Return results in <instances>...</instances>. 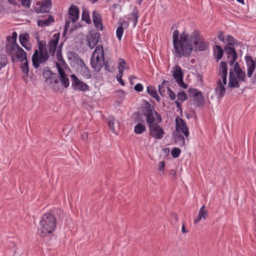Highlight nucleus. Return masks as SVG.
Returning a JSON list of instances; mask_svg holds the SVG:
<instances>
[{
	"instance_id": "16",
	"label": "nucleus",
	"mask_w": 256,
	"mask_h": 256,
	"mask_svg": "<svg viewBox=\"0 0 256 256\" xmlns=\"http://www.w3.org/2000/svg\"><path fill=\"white\" fill-rule=\"evenodd\" d=\"M92 20L94 27L98 30H102L104 26L100 14L98 11L94 10L92 12Z\"/></svg>"
},
{
	"instance_id": "49",
	"label": "nucleus",
	"mask_w": 256,
	"mask_h": 256,
	"mask_svg": "<svg viewBox=\"0 0 256 256\" xmlns=\"http://www.w3.org/2000/svg\"><path fill=\"white\" fill-rule=\"evenodd\" d=\"M168 94L172 100H174L176 98L175 93L169 88H167Z\"/></svg>"
},
{
	"instance_id": "32",
	"label": "nucleus",
	"mask_w": 256,
	"mask_h": 256,
	"mask_svg": "<svg viewBox=\"0 0 256 256\" xmlns=\"http://www.w3.org/2000/svg\"><path fill=\"white\" fill-rule=\"evenodd\" d=\"M228 60L234 58L237 59L238 54L235 48H229L228 50H224Z\"/></svg>"
},
{
	"instance_id": "33",
	"label": "nucleus",
	"mask_w": 256,
	"mask_h": 256,
	"mask_svg": "<svg viewBox=\"0 0 256 256\" xmlns=\"http://www.w3.org/2000/svg\"><path fill=\"white\" fill-rule=\"evenodd\" d=\"M97 54L96 56H100L102 58V60H104V48L102 45L98 44L96 46V48L94 52L92 54V56H96V54Z\"/></svg>"
},
{
	"instance_id": "40",
	"label": "nucleus",
	"mask_w": 256,
	"mask_h": 256,
	"mask_svg": "<svg viewBox=\"0 0 256 256\" xmlns=\"http://www.w3.org/2000/svg\"><path fill=\"white\" fill-rule=\"evenodd\" d=\"M82 20H84L88 24H90L92 23L89 15V12L86 10H82Z\"/></svg>"
},
{
	"instance_id": "1",
	"label": "nucleus",
	"mask_w": 256,
	"mask_h": 256,
	"mask_svg": "<svg viewBox=\"0 0 256 256\" xmlns=\"http://www.w3.org/2000/svg\"><path fill=\"white\" fill-rule=\"evenodd\" d=\"M180 32L178 30L174 31L172 34V44L174 54L176 58H188L190 56L193 50L192 42L194 45L197 44V42L200 38L198 30H194L190 36L185 32H182L179 38Z\"/></svg>"
},
{
	"instance_id": "26",
	"label": "nucleus",
	"mask_w": 256,
	"mask_h": 256,
	"mask_svg": "<svg viewBox=\"0 0 256 256\" xmlns=\"http://www.w3.org/2000/svg\"><path fill=\"white\" fill-rule=\"evenodd\" d=\"M54 22V17L52 16H48L46 20H38V24L39 26L44 27L50 26Z\"/></svg>"
},
{
	"instance_id": "18",
	"label": "nucleus",
	"mask_w": 256,
	"mask_h": 256,
	"mask_svg": "<svg viewBox=\"0 0 256 256\" xmlns=\"http://www.w3.org/2000/svg\"><path fill=\"white\" fill-rule=\"evenodd\" d=\"M69 19L72 22H75L79 18L80 11L77 6L72 5L68 11Z\"/></svg>"
},
{
	"instance_id": "4",
	"label": "nucleus",
	"mask_w": 256,
	"mask_h": 256,
	"mask_svg": "<svg viewBox=\"0 0 256 256\" xmlns=\"http://www.w3.org/2000/svg\"><path fill=\"white\" fill-rule=\"evenodd\" d=\"M147 124L149 128L150 134L152 137L156 140H161L164 137V130L157 123L152 122Z\"/></svg>"
},
{
	"instance_id": "9",
	"label": "nucleus",
	"mask_w": 256,
	"mask_h": 256,
	"mask_svg": "<svg viewBox=\"0 0 256 256\" xmlns=\"http://www.w3.org/2000/svg\"><path fill=\"white\" fill-rule=\"evenodd\" d=\"M56 64L58 72L59 81L64 88H68L70 86V80L65 70L62 68L60 63L56 62Z\"/></svg>"
},
{
	"instance_id": "7",
	"label": "nucleus",
	"mask_w": 256,
	"mask_h": 256,
	"mask_svg": "<svg viewBox=\"0 0 256 256\" xmlns=\"http://www.w3.org/2000/svg\"><path fill=\"white\" fill-rule=\"evenodd\" d=\"M72 79V86L74 90H79L82 92L90 90L89 86L86 83L80 81L74 74L70 75Z\"/></svg>"
},
{
	"instance_id": "38",
	"label": "nucleus",
	"mask_w": 256,
	"mask_h": 256,
	"mask_svg": "<svg viewBox=\"0 0 256 256\" xmlns=\"http://www.w3.org/2000/svg\"><path fill=\"white\" fill-rule=\"evenodd\" d=\"M114 118L112 116H110L108 118V125L110 129L113 133L116 132Z\"/></svg>"
},
{
	"instance_id": "11",
	"label": "nucleus",
	"mask_w": 256,
	"mask_h": 256,
	"mask_svg": "<svg viewBox=\"0 0 256 256\" xmlns=\"http://www.w3.org/2000/svg\"><path fill=\"white\" fill-rule=\"evenodd\" d=\"M100 38V34L95 30L90 32V36L87 38L88 47L93 49L98 43Z\"/></svg>"
},
{
	"instance_id": "50",
	"label": "nucleus",
	"mask_w": 256,
	"mask_h": 256,
	"mask_svg": "<svg viewBox=\"0 0 256 256\" xmlns=\"http://www.w3.org/2000/svg\"><path fill=\"white\" fill-rule=\"evenodd\" d=\"M218 39L222 42L223 43H226V38H225V36H224V33L222 31H220L218 32Z\"/></svg>"
},
{
	"instance_id": "28",
	"label": "nucleus",
	"mask_w": 256,
	"mask_h": 256,
	"mask_svg": "<svg viewBox=\"0 0 256 256\" xmlns=\"http://www.w3.org/2000/svg\"><path fill=\"white\" fill-rule=\"evenodd\" d=\"M174 139L175 142L180 146H185V138L184 136L180 134H176L174 136Z\"/></svg>"
},
{
	"instance_id": "42",
	"label": "nucleus",
	"mask_w": 256,
	"mask_h": 256,
	"mask_svg": "<svg viewBox=\"0 0 256 256\" xmlns=\"http://www.w3.org/2000/svg\"><path fill=\"white\" fill-rule=\"evenodd\" d=\"M178 100L180 102H183L184 100H186L188 98V96L186 94L184 91H182L178 92L177 94Z\"/></svg>"
},
{
	"instance_id": "39",
	"label": "nucleus",
	"mask_w": 256,
	"mask_h": 256,
	"mask_svg": "<svg viewBox=\"0 0 256 256\" xmlns=\"http://www.w3.org/2000/svg\"><path fill=\"white\" fill-rule=\"evenodd\" d=\"M20 68L22 70V72L24 73L27 76H28L30 70L28 59H26V60H25L23 64H21Z\"/></svg>"
},
{
	"instance_id": "52",
	"label": "nucleus",
	"mask_w": 256,
	"mask_h": 256,
	"mask_svg": "<svg viewBox=\"0 0 256 256\" xmlns=\"http://www.w3.org/2000/svg\"><path fill=\"white\" fill-rule=\"evenodd\" d=\"M166 82H168L166 80H164L162 85L158 86V92L162 96V93L164 92H165V88L162 86V85Z\"/></svg>"
},
{
	"instance_id": "12",
	"label": "nucleus",
	"mask_w": 256,
	"mask_h": 256,
	"mask_svg": "<svg viewBox=\"0 0 256 256\" xmlns=\"http://www.w3.org/2000/svg\"><path fill=\"white\" fill-rule=\"evenodd\" d=\"M16 47L17 50L11 56L12 62H14L16 60L23 62L25 60H26L27 57L26 52L18 44H16Z\"/></svg>"
},
{
	"instance_id": "2",
	"label": "nucleus",
	"mask_w": 256,
	"mask_h": 256,
	"mask_svg": "<svg viewBox=\"0 0 256 256\" xmlns=\"http://www.w3.org/2000/svg\"><path fill=\"white\" fill-rule=\"evenodd\" d=\"M56 220L53 214L47 212L40 218L38 228V234L41 238H45L52 234L56 228Z\"/></svg>"
},
{
	"instance_id": "3",
	"label": "nucleus",
	"mask_w": 256,
	"mask_h": 256,
	"mask_svg": "<svg viewBox=\"0 0 256 256\" xmlns=\"http://www.w3.org/2000/svg\"><path fill=\"white\" fill-rule=\"evenodd\" d=\"M46 46V41L38 40V50H35L32 58V66L36 68H38L40 64L45 62L49 58L50 56Z\"/></svg>"
},
{
	"instance_id": "53",
	"label": "nucleus",
	"mask_w": 256,
	"mask_h": 256,
	"mask_svg": "<svg viewBox=\"0 0 256 256\" xmlns=\"http://www.w3.org/2000/svg\"><path fill=\"white\" fill-rule=\"evenodd\" d=\"M135 114L136 115V121L144 122V120L143 118H142L143 115L142 114V113L141 114V113H140V112H136Z\"/></svg>"
},
{
	"instance_id": "34",
	"label": "nucleus",
	"mask_w": 256,
	"mask_h": 256,
	"mask_svg": "<svg viewBox=\"0 0 256 256\" xmlns=\"http://www.w3.org/2000/svg\"><path fill=\"white\" fill-rule=\"evenodd\" d=\"M54 74L48 67H44L42 69V76L46 82H48Z\"/></svg>"
},
{
	"instance_id": "5",
	"label": "nucleus",
	"mask_w": 256,
	"mask_h": 256,
	"mask_svg": "<svg viewBox=\"0 0 256 256\" xmlns=\"http://www.w3.org/2000/svg\"><path fill=\"white\" fill-rule=\"evenodd\" d=\"M189 96L193 98L194 104L196 107H202L204 104V100L202 93L199 90L190 88L188 90Z\"/></svg>"
},
{
	"instance_id": "63",
	"label": "nucleus",
	"mask_w": 256,
	"mask_h": 256,
	"mask_svg": "<svg viewBox=\"0 0 256 256\" xmlns=\"http://www.w3.org/2000/svg\"><path fill=\"white\" fill-rule=\"evenodd\" d=\"M81 138L84 140H86L88 139V134L87 132H84L81 135Z\"/></svg>"
},
{
	"instance_id": "41",
	"label": "nucleus",
	"mask_w": 256,
	"mask_h": 256,
	"mask_svg": "<svg viewBox=\"0 0 256 256\" xmlns=\"http://www.w3.org/2000/svg\"><path fill=\"white\" fill-rule=\"evenodd\" d=\"M236 76V78L239 82H244L246 79V72L242 70L235 72Z\"/></svg>"
},
{
	"instance_id": "47",
	"label": "nucleus",
	"mask_w": 256,
	"mask_h": 256,
	"mask_svg": "<svg viewBox=\"0 0 256 256\" xmlns=\"http://www.w3.org/2000/svg\"><path fill=\"white\" fill-rule=\"evenodd\" d=\"M83 76L86 79L90 78L92 76V74L90 70L86 66L83 70Z\"/></svg>"
},
{
	"instance_id": "8",
	"label": "nucleus",
	"mask_w": 256,
	"mask_h": 256,
	"mask_svg": "<svg viewBox=\"0 0 256 256\" xmlns=\"http://www.w3.org/2000/svg\"><path fill=\"white\" fill-rule=\"evenodd\" d=\"M176 130L178 134L182 133L186 138L189 135L188 129L184 120L179 116H176Z\"/></svg>"
},
{
	"instance_id": "37",
	"label": "nucleus",
	"mask_w": 256,
	"mask_h": 256,
	"mask_svg": "<svg viewBox=\"0 0 256 256\" xmlns=\"http://www.w3.org/2000/svg\"><path fill=\"white\" fill-rule=\"evenodd\" d=\"M56 56L57 60L60 63V64L61 65H64L66 64V63L64 61V60L63 58L62 54V50L61 48H58L56 50Z\"/></svg>"
},
{
	"instance_id": "58",
	"label": "nucleus",
	"mask_w": 256,
	"mask_h": 256,
	"mask_svg": "<svg viewBox=\"0 0 256 256\" xmlns=\"http://www.w3.org/2000/svg\"><path fill=\"white\" fill-rule=\"evenodd\" d=\"M235 46L236 45L234 44L227 42L226 44L224 46V50H228L229 48H235Z\"/></svg>"
},
{
	"instance_id": "44",
	"label": "nucleus",
	"mask_w": 256,
	"mask_h": 256,
	"mask_svg": "<svg viewBox=\"0 0 256 256\" xmlns=\"http://www.w3.org/2000/svg\"><path fill=\"white\" fill-rule=\"evenodd\" d=\"M226 42H228L230 43H232L236 45V46H238L240 44V42L234 38L230 34H228L226 36Z\"/></svg>"
},
{
	"instance_id": "48",
	"label": "nucleus",
	"mask_w": 256,
	"mask_h": 256,
	"mask_svg": "<svg viewBox=\"0 0 256 256\" xmlns=\"http://www.w3.org/2000/svg\"><path fill=\"white\" fill-rule=\"evenodd\" d=\"M132 18L138 19L139 18L138 10L136 6L133 9L130 14Z\"/></svg>"
},
{
	"instance_id": "21",
	"label": "nucleus",
	"mask_w": 256,
	"mask_h": 256,
	"mask_svg": "<svg viewBox=\"0 0 256 256\" xmlns=\"http://www.w3.org/2000/svg\"><path fill=\"white\" fill-rule=\"evenodd\" d=\"M210 43L205 41L204 40L200 39V41L197 42V44L194 45L195 51H204L208 48Z\"/></svg>"
},
{
	"instance_id": "17",
	"label": "nucleus",
	"mask_w": 256,
	"mask_h": 256,
	"mask_svg": "<svg viewBox=\"0 0 256 256\" xmlns=\"http://www.w3.org/2000/svg\"><path fill=\"white\" fill-rule=\"evenodd\" d=\"M244 60L248 67L247 76L248 78H251L256 68V64L250 56H246Z\"/></svg>"
},
{
	"instance_id": "35",
	"label": "nucleus",
	"mask_w": 256,
	"mask_h": 256,
	"mask_svg": "<svg viewBox=\"0 0 256 256\" xmlns=\"http://www.w3.org/2000/svg\"><path fill=\"white\" fill-rule=\"evenodd\" d=\"M17 33L16 32H14L12 33V36H8L6 38V40L8 41L11 44H13V46H12L11 50H12L14 49V46H16V41L17 38Z\"/></svg>"
},
{
	"instance_id": "6",
	"label": "nucleus",
	"mask_w": 256,
	"mask_h": 256,
	"mask_svg": "<svg viewBox=\"0 0 256 256\" xmlns=\"http://www.w3.org/2000/svg\"><path fill=\"white\" fill-rule=\"evenodd\" d=\"M52 5L51 0H38L36 2L34 10L36 13L48 12Z\"/></svg>"
},
{
	"instance_id": "45",
	"label": "nucleus",
	"mask_w": 256,
	"mask_h": 256,
	"mask_svg": "<svg viewBox=\"0 0 256 256\" xmlns=\"http://www.w3.org/2000/svg\"><path fill=\"white\" fill-rule=\"evenodd\" d=\"M8 62L6 56L4 54H0V70L6 66Z\"/></svg>"
},
{
	"instance_id": "56",
	"label": "nucleus",
	"mask_w": 256,
	"mask_h": 256,
	"mask_svg": "<svg viewBox=\"0 0 256 256\" xmlns=\"http://www.w3.org/2000/svg\"><path fill=\"white\" fill-rule=\"evenodd\" d=\"M176 82L180 87L184 89L186 88L188 86V85L184 82L183 78Z\"/></svg>"
},
{
	"instance_id": "23",
	"label": "nucleus",
	"mask_w": 256,
	"mask_h": 256,
	"mask_svg": "<svg viewBox=\"0 0 256 256\" xmlns=\"http://www.w3.org/2000/svg\"><path fill=\"white\" fill-rule=\"evenodd\" d=\"M217 86L215 88V92L218 98L222 97L226 93V88L222 85L220 80L217 82Z\"/></svg>"
},
{
	"instance_id": "29",
	"label": "nucleus",
	"mask_w": 256,
	"mask_h": 256,
	"mask_svg": "<svg viewBox=\"0 0 256 256\" xmlns=\"http://www.w3.org/2000/svg\"><path fill=\"white\" fill-rule=\"evenodd\" d=\"M148 93L152 98H154L156 101L159 102L160 98L157 94L156 90L154 86H149L146 88Z\"/></svg>"
},
{
	"instance_id": "13",
	"label": "nucleus",
	"mask_w": 256,
	"mask_h": 256,
	"mask_svg": "<svg viewBox=\"0 0 256 256\" xmlns=\"http://www.w3.org/2000/svg\"><path fill=\"white\" fill-rule=\"evenodd\" d=\"M54 92H60L63 90L62 88L58 84L59 78L57 73H54L48 82H46Z\"/></svg>"
},
{
	"instance_id": "55",
	"label": "nucleus",
	"mask_w": 256,
	"mask_h": 256,
	"mask_svg": "<svg viewBox=\"0 0 256 256\" xmlns=\"http://www.w3.org/2000/svg\"><path fill=\"white\" fill-rule=\"evenodd\" d=\"M164 166H165V162L164 161H161L158 164V170L160 172H162V173H164Z\"/></svg>"
},
{
	"instance_id": "24",
	"label": "nucleus",
	"mask_w": 256,
	"mask_h": 256,
	"mask_svg": "<svg viewBox=\"0 0 256 256\" xmlns=\"http://www.w3.org/2000/svg\"><path fill=\"white\" fill-rule=\"evenodd\" d=\"M172 75L176 82L183 78L184 73L182 72V68L179 66H176L175 70L173 71Z\"/></svg>"
},
{
	"instance_id": "19",
	"label": "nucleus",
	"mask_w": 256,
	"mask_h": 256,
	"mask_svg": "<svg viewBox=\"0 0 256 256\" xmlns=\"http://www.w3.org/2000/svg\"><path fill=\"white\" fill-rule=\"evenodd\" d=\"M29 38L30 36L27 32L20 34L19 36V40L20 44L28 50H30L32 49V46L28 43Z\"/></svg>"
},
{
	"instance_id": "61",
	"label": "nucleus",
	"mask_w": 256,
	"mask_h": 256,
	"mask_svg": "<svg viewBox=\"0 0 256 256\" xmlns=\"http://www.w3.org/2000/svg\"><path fill=\"white\" fill-rule=\"evenodd\" d=\"M70 20H66V23H65V26H64V34L66 33V32L68 30V28L70 26Z\"/></svg>"
},
{
	"instance_id": "22",
	"label": "nucleus",
	"mask_w": 256,
	"mask_h": 256,
	"mask_svg": "<svg viewBox=\"0 0 256 256\" xmlns=\"http://www.w3.org/2000/svg\"><path fill=\"white\" fill-rule=\"evenodd\" d=\"M214 56L216 60L218 62L222 58L224 55V50L222 47L218 45H215L213 48Z\"/></svg>"
},
{
	"instance_id": "14",
	"label": "nucleus",
	"mask_w": 256,
	"mask_h": 256,
	"mask_svg": "<svg viewBox=\"0 0 256 256\" xmlns=\"http://www.w3.org/2000/svg\"><path fill=\"white\" fill-rule=\"evenodd\" d=\"M90 64L92 67L96 72H100L102 68V60L100 56H91Z\"/></svg>"
},
{
	"instance_id": "60",
	"label": "nucleus",
	"mask_w": 256,
	"mask_h": 256,
	"mask_svg": "<svg viewBox=\"0 0 256 256\" xmlns=\"http://www.w3.org/2000/svg\"><path fill=\"white\" fill-rule=\"evenodd\" d=\"M170 176L172 180H175L176 178V172L174 170H172L170 172Z\"/></svg>"
},
{
	"instance_id": "25",
	"label": "nucleus",
	"mask_w": 256,
	"mask_h": 256,
	"mask_svg": "<svg viewBox=\"0 0 256 256\" xmlns=\"http://www.w3.org/2000/svg\"><path fill=\"white\" fill-rule=\"evenodd\" d=\"M68 58L70 60H72L74 62L78 63L80 62L83 65L85 66V64L78 55L73 51L68 52Z\"/></svg>"
},
{
	"instance_id": "36",
	"label": "nucleus",
	"mask_w": 256,
	"mask_h": 256,
	"mask_svg": "<svg viewBox=\"0 0 256 256\" xmlns=\"http://www.w3.org/2000/svg\"><path fill=\"white\" fill-rule=\"evenodd\" d=\"M146 130V127L144 124L138 123L134 128V132L136 134H141Z\"/></svg>"
},
{
	"instance_id": "27",
	"label": "nucleus",
	"mask_w": 256,
	"mask_h": 256,
	"mask_svg": "<svg viewBox=\"0 0 256 256\" xmlns=\"http://www.w3.org/2000/svg\"><path fill=\"white\" fill-rule=\"evenodd\" d=\"M128 22L124 21L120 24V25L118 27L116 35L118 39L119 40H120L124 33V28L123 26H128Z\"/></svg>"
},
{
	"instance_id": "59",
	"label": "nucleus",
	"mask_w": 256,
	"mask_h": 256,
	"mask_svg": "<svg viewBox=\"0 0 256 256\" xmlns=\"http://www.w3.org/2000/svg\"><path fill=\"white\" fill-rule=\"evenodd\" d=\"M104 66V69L106 70H108L109 72H112V71L110 70L109 68V66L108 64V60L105 61L104 58V60H102V67Z\"/></svg>"
},
{
	"instance_id": "43",
	"label": "nucleus",
	"mask_w": 256,
	"mask_h": 256,
	"mask_svg": "<svg viewBox=\"0 0 256 256\" xmlns=\"http://www.w3.org/2000/svg\"><path fill=\"white\" fill-rule=\"evenodd\" d=\"M198 215L204 220H206L208 216V212L206 210L205 205H203L200 208Z\"/></svg>"
},
{
	"instance_id": "62",
	"label": "nucleus",
	"mask_w": 256,
	"mask_h": 256,
	"mask_svg": "<svg viewBox=\"0 0 256 256\" xmlns=\"http://www.w3.org/2000/svg\"><path fill=\"white\" fill-rule=\"evenodd\" d=\"M144 106H142V108H154V107L150 104L149 102H148L146 100H144L143 101Z\"/></svg>"
},
{
	"instance_id": "10",
	"label": "nucleus",
	"mask_w": 256,
	"mask_h": 256,
	"mask_svg": "<svg viewBox=\"0 0 256 256\" xmlns=\"http://www.w3.org/2000/svg\"><path fill=\"white\" fill-rule=\"evenodd\" d=\"M60 38V33H56L52 36V38L48 42V54L52 56H54L56 52V48L58 46Z\"/></svg>"
},
{
	"instance_id": "31",
	"label": "nucleus",
	"mask_w": 256,
	"mask_h": 256,
	"mask_svg": "<svg viewBox=\"0 0 256 256\" xmlns=\"http://www.w3.org/2000/svg\"><path fill=\"white\" fill-rule=\"evenodd\" d=\"M228 74L227 63L224 61H221L220 64L218 69V76L225 75Z\"/></svg>"
},
{
	"instance_id": "20",
	"label": "nucleus",
	"mask_w": 256,
	"mask_h": 256,
	"mask_svg": "<svg viewBox=\"0 0 256 256\" xmlns=\"http://www.w3.org/2000/svg\"><path fill=\"white\" fill-rule=\"evenodd\" d=\"M238 80L236 78L235 75L234 74L233 72L230 71L229 72V80L228 86L230 88H240V84Z\"/></svg>"
},
{
	"instance_id": "30",
	"label": "nucleus",
	"mask_w": 256,
	"mask_h": 256,
	"mask_svg": "<svg viewBox=\"0 0 256 256\" xmlns=\"http://www.w3.org/2000/svg\"><path fill=\"white\" fill-rule=\"evenodd\" d=\"M31 0H8L10 4L14 6H16L20 1L22 5L26 8H29L30 7Z\"/></svg>"
},
{
	"instance_id": "51",
	"label": "nucleus",
	"mask_w": 256,
	"mask_h": 256,
	"mask_svg": "<svg viewBox=\"0 0 256 256\" xmlns=\"http://www.w3.org/2000/svg\"><path fill=\"white\" fill-rule=\"evenodd\" d=\"M120 62L118 64V68H120L122 69L125 70L126 68V62L124 59H122V58H120Z\"/></svg>"
},
{
	"instance_id": "15",
	"label": "nucleus",
	"mask_w": 256,
	"mask_h": 256,
	"mask_svg": "<svg viewBox=\"0 0 256 256\" xmlns=\"http://www.w3.org/2000/svg\"><path fill=\"white\" fill-rule=\"evenodd\" d=\"M142 114L146 118V122L147 124L154 122L155 118L153 114V112H154V108H141Z\"/></svg>"
},
{
	"instance_id": "46",
	"label": "nucleus",
	"mask_w": 256,
	"mask_h": 256,
	"mask_svg": "<svg viewBox=\"0 0 256 256\" xmlns=\"http://www.w3.org/2000/svg\"><path fill=\"white\" fill-rule=\"evenodd\" d=\"M181 152V150L178 148H174L171 151V155L174 158H177L179 156Z\"/></svg>"
},
{
	"instance_id": "57",
	"label": "nucleus",
	"mask_w": 256,
	"mask_h": 256,
	"mask_svg": "<svg viewBox=\"0 0 256 256\" xmlns=\"http://www.w3.org/2000/svg\"><path fill=\"white\" fill-rule=\"evenodd\" d=\"M242 70L240 68V64L238 62H236L234 66V72H236L238 71Z\"/></svg>"
},
{
	"instance_id": "64",
	"label": "nucleus",
	"mask_w": 256,
	"mask_h": 256,
	"mask_svg": "<svg viewBox=\"0 0 256 256\" xmlns=\"http://www.w3.org/2000/svg\"><path fill=\"white\" fill-rule=\"evenodd\" d=\"M122 74H121L120 76H117L116 78H117L118 81L120 84L121 85L124 86V80L122 79Z\"/></svg>"
},
{
	"instance_id": "54",
	"label": "nucleus",
	"mask_w": 256,
	"mask_h": 256,
	"mask_svg": "<svg viewBox=\"0 0 256 256\" xmlns=\"http://www.w3.org/2000/svg\"><path fill=\"white\" fill-rule=\"evenodd\" d=\"M134 90L138 92H141L143 90V86L141 84H137L135 85Z\"/></svg>"
}]
</instances>
